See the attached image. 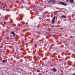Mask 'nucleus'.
Listing matches in <instances>:
<instances>
[{"mask_svg":"<svg viewBox=\"0 0 75 75\" xmlns=\"http://www.w3.org/2000/svg\"><path fill=\"white\" fill-rule=\"evenodd\" d=\"M60 9H64V8H60Z\"/></svg>","mask_w":75,"mask_h":75,"instance_id":"4468645a","label":"nucleus"},{"mask_svg":"<svg viewBox=\"0 0 75 75\" xmlns=\"http://www.w3.org/2000/svg\"><path fill=\"white\" fill-rule=\"evenodd\" d=\"M74 0H70L69 1V3H74Z\"/></svg>","mask_w":75,"mask_h":75,"instance_id":"423d86ee","label":"nucleus"},{"mask_svg":"<svg viewBox=\"0 0 75 75\" xmlns=\"http://www.w3.org/2000/svg\"><path fill=\"white\" fill-rule=\"evenodd\" d=\"M53 71H54V72H56L57 71V69H55V68L53 69Z\"/></svg>","mask_w":75,"mask_h":75,"instance_id":"0eeeda50","label":"nucleus"},{"mask_svg":"<svg viewBox=\"0 0 75 75\" xmlns=\"http://www.w3.org/2000/svg\"><path fill=\"white\" fill-rule=\"evenodd\" d=\"M50 28L48 29V31H50Z\"/></svg>","mask_w":75,"mask_h":75,"instance_id":"f8f14e48","label":"nucleus"},{"mask_svg":"<svg viewBox=\"0 0 75 75\" xmlns=\"http://www.w3.org/2000/svg\"><path fill=\"white\" fill-rule=\"evenodd\" d=\"M61 17H62V18H65L67 17V16L65 15H62Z\"/></svg>","mask_w":75,"mask_h":75,"instance_id":"39448f33","label":"nucleus"},{"mask_svg":"<svg viewBox=\"0 0 75 75\" xmlns=\"http://www.w3.org/2000/svg\"><path fill=\"white\" fill-rule=\"evenodd\" d=\"M11 34H13V37H15V35H16V33H14V31H12L11 32Z\"/></svg>","mask_w":75,"mask_h":75,"instance_id":"20e7f679","label":"nucleus"},{"mask_svg":"<svg viewBox=\"0 0 75 75\" xmlns=\"http://www.w3.org/2000/svg\"><path fill=\"white\" fill-rule=\"evenodd\" d=\"M69 1V0H66V3H68Z\"/></svg>","mask_w":75,"mask_h":75,"instance_id":"9d476101","label":"nucleus"},{"mask_svg":"<svg viewBox=\"0 0 75 75\" xmlns=\"http://www.w3.org/2000/svg\"><path fill=\"white\" fill-rule=\"evenodd\" d=\"M55 7V8H57V9H59V8H57V7H56V6Z\"/></svg>","mask_w":75,"mask_h":75,"instance_id":"ddd939ff","label":"nucleus"},{"mask_svg":"<svg viewBox=\"0 0 75 75\" xmlns=\"http://www.w3.org/2000/svg\"><path fill=\"white\" fill-rule=\"evenodd\" d=\"M22 3H25V2L24 1H22Z\"/></svg>","mask_w":75,"mask_h":75,"instance_id":"9b49d317","label":"nucleus"},{"mask_svg":"<svg viewBox=\"0 0 75 75\" xmlns=\"http://www.w3.org/2000/svg\"><path fill=\"white\" fill-rule=\"evenodd\" d=\"M3 62L4 63L6 62V60H3Z\"/></svg>","mask_w":75,"mask_h":75,"instance_id":"1a4fd4ad","label":"nucleus"},{"mask_svg":"<svg viewBox=\"0 0 75 75\" xmlns=\"http://www.w3.org/2000/svg\"><path fill=\"white\" fill-rule=\"evenodd\" d=\"M48 3H49L50 4H55L56 1L55 0H51L49 1Z\"/></svg>","mask_w":75,"mask_h":75,"instance_id":"f257e3e1","label":"nucleus"},{"mask_svg":"<svg viewBox=\"0 0 75 75\" xmlns=\"http://www.w3.org/2000/svg\"><path fill=\"white\" fill-rule=\"evenodd\" d=\"M73 75H75V73L73 74Z\"/></svg>","mask_w":75,"mask_h":75,"instance_id":"2eb2a0df","label":"nucleus"},{"mask_svg":"<svg viewBox=\"0 0 75 75\" xmlns=\"http://www.w3.org/2000/svg\"><path fill=\"white\" fill-rule=\"evenodd\" d=\"M9 38L8 37H7V38Z\"/></svg>","mask_w":75,"mask_h":75,"instance_id":"dca6fc26","label":"nucleus"},{"mask_svg":"<svg viewBox=\"0 0 75 75\" xmlns=\"http://www.w3.org/2000/svg\"><path fill=\"white\" fill-rule=\"evenodd\" d=\"M16 69H17V70H18V68H16Z\"/></svg>","mask_w":75,"mask_h":75,"instance_id":"a211bd4d","label":"nucleus"},{"mask_svg":"<svg viewBox=\"0 0 75 75\" xmlns=\"http://www.w3.org/2000/svg\"><path fill=\"white\" fill-rule=\"evenodd\" d=\"M59 4H60V5H62L64 6H67V5H68V4L65 3V2H59Z\"/></svg>","mask_w":75,"mask_h":75,"instance_id":"f03ea898","label":"nucleus"},{"mask_svg":"<svg viewBox=\"0 0 75 75\" xmlns=\"http://www.w3.org/2000/svg\"><path fill=\"white\" fill-rule=\"evenodd\" d=\"M74 21H75V19H74Z\"/></svg>","mask_w":75,"mask_h":75,"instance_id":"f3484780","label":"nucleus"},{"mask_svg":"<svg viewBox=\"0 0 75 75\" xmlns=\"http://www.w3.org/2000/svg\"><path fill=\"white\" fill-rule=\"evenodd\" d=\"M36 72H40V70L39 69H37L36 70Z\"/></svg>","mask_w":75,"mask_h":75,"instance_id":"6e6552de","label":"nucleus"},{"mask_svg":"<svg viewBox=\"0 0 75 75\" xmlns=\"http://www.w3.org/2000/svg\"><path fill=\"white\" fill-rule=\"evenodd\" d=\"M55 16H54L53 18L52 21V24H54L55 22Z\"/></svg>","mask_w":75,"mask_h":75,"instance_id":"7ed1b4c3","label":"nucleus"},{"mask_svg":"<svg viewBox=\"0 0 75 75\" xmlns=\"http://www.w3.org/2000/svg\"><path fill=\"white\" fill-rule=\"evenodd\" d=\"M39 41H41V40H39Z\"/></svg>","mask_w":75,"mask_h":75,"instance_id":"6ab92c4d","label":"nucleus"},{"mask_svg":"<svg viewBox=\"0 0 75 75\" xmlns=\"http://www.w3.org/2000/svg\"><path fill=\"white\" fill-rule=\"evenodd\" d=\"M0 4H1V2L0 1Z\"/></svg>","mask_w":75,"mask_h":75,"instance_id":"aec40b11","label":"nucleus"}]
</instances>
